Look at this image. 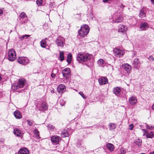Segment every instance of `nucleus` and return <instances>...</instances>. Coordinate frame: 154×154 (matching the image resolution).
Here are the masks:
<instances>
[{
    "mask_svg": "<svg viewBox=\"0 0 154 154\" xmlns=\"http://www.w3.org/2000/svg\"><path fill=\"white\" fill-rule=\"evenodd\" d=\"M154 137V135L152 132H151L150 133H148L146 135L147 138H152Z\"/></svg>",
    "mask_w": 154,
    "mask_h": 154,
    "instance_id": "2f4dec72",
    "label": "nucleus"
},
{
    "mask_svg": "<svg viewBox=\"0 0 154 154\" xmlns=\"http://www.w3.org/2000/svg\"><path fill=\"white\" fill-rule=\"evenodd\" d=\"M103 60L102 59H100L97 61V63L99 66H102V64L103 63Z\"/></svg>",
    "mask_w": 154,
    "mask_h": 154,
    "instance_id": "f704fd0d",
    "label": "nucleus"
},
{
    "mask_svg": "<svg viewBox=\"0 0 154 154\" xmlns=\"http://www.w3.org/2000/svg\"><path fill=\"white\" fill-rule=\"evenodd\" d=\"M33 132L37 138H40V137L39 135V132L38 131L37 129H35Z\"/></svg>",
    "mask_w": 154,
    "mask_h": 154,
    "instance_id": "c756f323",
    "label": "nucleus"
},
{
    "mask_svg": "<svg viewBox=\"0 0 154 154\" xmlns=\"http://www.w3.org/2000/svg\"><path fill=\"white\" fill-rule=\"evenodd\" d=\"M115 55L116 57H120L124 54L125 53L123 50L118 48H115L113 49Z\"/></svg>",
    "mask_w": 154,
    "mask_h": 154,
    "instance_id": "423d86ee",
    "label": "nucleus"
},
{
    "mask_svg": "<svg viewBox=\"0 0 154 154\" xmlns=\"http://www.w3.org/2000/svg\"><path fill=\"white\" fill-rule=\"evenodd\" d=\"M149 154H154V151L152 152H150Z\"/></svg>",
    "mask_w": 154,
    "mask_h": 154,
    "instance_id": "3c124183",
    "label": "nucleus"
},
{
    "mask_svg": "<svg viewBox=\"0 0 154 154\" xmlns=\"http://www.w3.org/2000/svg\"><path fill=\"white\" fill-rule=\"evenodd\" d=\"M26 80L23 79H19L17 84H13L11 86V89L14 90H16L19 88L24 87L25 84Z\"/></svg>",
    "mask_w": 154,
    "mask_h": 154,
    "instance_id": "7ed1b4c3",
    "label": "nucleus"
},
{
    "mask_svg": "<svg viewBox=\"0 0 154 154\" xmlns=\"http://www.w3.org/2000/svg\"><path fill=\"white\" fill-rule=\"evenodd\" d=\"M51 77L52 78H54L55 76V74L54 73H52L51 75Z\"/></svg>",
    "mask_w": 154,
    "mask_h": 154,
    "instance_id": "a18cd8bd",
    "label": "nucleus"
},
{
    "mask_svg": "<svg viewBox=\"0 0 154 154\" xmlns=\"http://www.w3.org/2000/svg\"><path fill=\"white\" fill-rule=\"evenodd\" d=\"M145 14L144 13V11L143 10H141L140 11L139 16L141 18L145 17Z\"/></svg>",
    "mask_w": 154,
    "mask_h": 154,
    "instance_id": "473e14b6",
    "label": "nucleus"
},
{
    "mask_svg": "<svg viewBox=\"0 0 154 154\" xmlns=\"http://www.w3.org/2000/svg\"><path fill=\"white\" fill-rule=\"evenodd\" d=\"M125 7V6L123 5L122 4L120 6V7L121 8H123Z\"/></svg>",
    "mask_w": 154,
    "mask_h": 154,
    "instance_id": "09e8293b",
    "label": "nucleus"
},
{
    "mask_svg": "<svg viewBox=\"0 0 154 154\" xmlns=\"http://www.w3.org/2000/svg\"><path fill=\"white\" fill-rule=\"evenodd\" d=\"M129 101L131 105H134L137 103V99L134 96H132L129 98Z\"/></svg>",
    "mask_w": 154,
    "mask_h": 154,
    "instance_id": "ddd939ff",
    "label": "nucleus"
},
{
    "mask_svg": "<svg viewBox=\"0 0 154 154\" xmlns=\"http://www.w3.org/2000/svg\"><path fill=\"white\" fill-rule=\"evenodd\" d=\"M98 82L100 85H103L106 83V79L105 77H100L98 80Z\"/></svg>",
    "mask_w": 154,
    "mask_h": 154,
    "instance_id": "aec40b11",
    "label": "nucleus"
},
{
    "mask_svg": "<svg viewBox=\"0 0 154 154\" xmlns=\"http://www.w3.org/2000/svg\"><path fill=\"white\" fill-rule=\"evenodd\" d=\"M128 29V27L125 25H121L119 26L118 31L122 33L126 32Z\"/></svg>",
    "mask_w": 154,
    "mask_h": 154,
    "instance_id": "f8f14e48",
    "label": "nucleus"
},
{
    "mask_svg": "<svg viewBox=\"0 0 154 154\" xmlns=\"http://www.w3.org/2000/svg\"><path fill=\"white\" fill-rule=\"evenodd\" d=\"M72 58V55L71 54H69L67 56V61L69 64H70L71 63Z\"/></svg>",
    "mask_w": 154,
    "mask_h": 154,
    "instance_id": "7c9ffc66",
    "label": "nucleus"
},
{
    "mask_svg": "<svg viewBox=\"0 0 154 154\" xmlns=\"http://www.w3.org/2000/svg\"><path fill=\"white\" fill-rule=\"evenodd\" d=\"M148 27L149 26L147 23L146 22H144L141 24L140 28L141 30H145L146 28H148Z\"/></svg>",
    "mask_w": 154,
    "mask_h": 154,
    "instance_id": "b1692460",
    "label": "nucleus"
},
{
    "mask_svg": "<svg viewBox=\"0 0 154 154\" xmlns=\"http://www.w3.org/2000/svg\"><path fill=\"white\" fill-rule=\"evenodd\" d=\"M19 17L21 18L22 19H24L25 18H26V19L24 21L21 22V23L22 24L23 23H25L27 22L28 21V19L27 18V16L26 14V13L24 12H21L20 15H19Z\"/></svg>",
    "mask_w": 154,
    "mask_h": 154,
    "instance_id": "4468645a",
    "label": "nucleus"
},
{
    "mask_svg": "<svg viewBox=\"0 0 154 154\" xmlns=\"http://www.w3.org/2000/svg\"><path fill=\"white\" fill-rule=\"evenodd\" d=\"M28 150L26 148L24 147L21 149L18 152V154H29Z\"/></svg>",
    "mask_w": 154,
    "mask_h": 154,
    "instance_id": "f3484780",
    "label": "nucleus"
},
{
    "mask_svg": "<svg viewBox=\"0 0 154 154\" xmlns=\"http://www.w3.org/2000/svg\"><path fill=\"white\" fill-rule=\"evenodd\" d=\"M29 35H23L22 37H20V39L21 40H23L24 38H27L28 37H29Z\"/></svg>",
    "mask_w": 154,
    "mask_h": 154,
    "instance_id": "c9c22d12",
    "label": "nucleus"
},
{
    "mask_svg": "<svg viewBox=\"0 0 154 154\" xmlns=\"http://www.w3.org/2000/svg\"><path fill=\"white\" fill-rule=\"evenodd\" d=\"M148 59L150 60H152V61L154 60V58L152 56H150L148 58Z\"/></svg>",
    "mask_w": 154,
    "mask_h": 154,
    "instance_id": "79ce46f5",
    "label": "nucleus"
},
{
    "mask_svg": "<svg viewBox=\"0 0 154 154\" xmlns=\"http://www.w3.org/2000/svg\"><path fill=\"white\" fill-rule=\"evenodd\" d=\"M44 25H45H45H47V26H48V24H47V23H45Z\"/></svg>",
    "mask_w": 154,
    "mask_h": 154,
    "instance_id": "4d7b16f0",
    "label": "nucleus"
},
{
    "mask_svg": "<svg viewBox=\"0 0 154 154\" xmlns=\"http://www.w3.org/2000/svg\"><path fill=\"white\" fill-rule=\"evenodd\" d=\"M48 129L50 130L53 129L54 128V127L51 124L48 125Z\"/></svg>",
    "mask_w": 154,
    "mask_h": 154,
    "instance_id": "ea45409f",
    "label": "nucleus"
},
{
    "mask_svg": "<svg viewBox=\"0 0 154 154\" xmlns=\"http://www.w3.org/2000/svg\"><path fill=\"white\" fill-rule=\"evenodd\" d=\"M121 91V89L119 87H115L113 89L114 93L116 95H119Z\"/></svg>",
    "mask_w": 154,
    "mask_h": 154,
    "instance_id": "4be33fe9",
    "label": "nucleus"
},
{
    "mask_svg": "<svg viewBox=\"0 0 154 154\" xmlns=\"http://www.w3.org/2000/svg\"><path fill=\"white\" fill-rule=\"evenodd\" d=\"M55 42L58 46L63 47L64 44L65 39L63 37H58L57 39Z\"/></svg>",
    "mask_w": 154,
    "mask_h": 154,
    "instance_id": "0eeeda50",
    "label": "nucleus"
},
{
    "mask_svg": "<svg viewBox=\"0 0 154 154\" xmlns=\"http://www.w3.org/2000/svg\"><path fill=\"white\" fill-rule=\"evenodd\" d=\"M103 2L104 3L106 2V0H103Z\"/></svg>",
    "mask_w": 154,
    "mask_h": 154,
    "instance_id": "6e6d98bb",
    "label": "nucleus"
},
{
    "mask_svg": "<svg viewBox=\"0 0 154 154\" xmlns=\"http://www.w3.org/2000/svg\"><path fill=\"white\" fill-rule=\"evenodd\" d=\"M142 130L144 131L145 133H147L148 131L146 129H142Z\"/></svg>",
    "mask_w": 154,
    "mask_h": 154,
    "instance_id": "de8ad7c7",
    "label": "nucleus"
},
{
    "mask_svg": "<svg viewBox=\"0 0 154 154\" xmlns=\"http://www.w3.org/2000/svg\"><path fill=\"white\" fill-rule=\"evenodd\" d=\"M92 57L91 55L89 54H85L79 53L77 56V60L80 63H83L84 62H88Z\"/></svg>",
    "mask_w": 154,
    "mask_h": 154,
    "instance_id": "f257e3e1",
    "label": "nucleus"
},
{
    "mask_svg": "<svg viewBox=\"0 0 154 154\" xmlns=\"http://www.w3.org/2000/svg\"><path fill=\"white\" fill-rule=\"evenodd\" d=\"M126 152V149L123 148H121L120 149L119 154H125Z\"/></svg>",
    "mask_w": 154,
    "mask_h": 154,
    "instance_id": "72a5a7b5",
    "label": "nucleus"
},
{
    "mask_svg": "<svg viewBox=\"0 0 154 154\" xmlns=\"http://www.w3.org/2000/svg\"><path fill=\"white\" fill-rule=\"evenodd\" d=\"M42 0H37V4L39 6L41 5L42 4Z\"/></svg>",
    "mask_w": 154,
    "mask_h": 154,
    "instance_id": "e433bc0d",
    "label": "nucleus"
},
{
    "mask_svg": "<svg viewBox=\"0 0 154 154\" xmlns=\"http://www.w3.org/2000/svg\"><path fill=\"white\" fill-rule=\"evenodd\" d=\"M124 68L127 72L129 73L131 70V66L128 63H125L124 64Z\"/></svg>",
    "mask_w": 154,
    "mask_h": 154,
    "instance_id": "6ab92c4d",
    "label": "nucleus"
},
{
    "mask_svg": "<svg viewBox=\"0 0 154 154\" xmlns=\"http://www.w3.org/2000/svg\"><path fill=\"white\" fill-rule=\"evenodd\" d=\"M16 54L15 51L13 49H11L8 51V59L10 61H14L16 59Z\"/></svg>",
    "mask_w": 154,
    "mask_h": 154,
    "instance_id": "20e7f679",
    "label": "nucleus"
},
{
    "mask_svg": "<svg viewBox=\"0 0 154 154\" xmlns=\"http://www.w3.org/2000/svg\"><path fill=\"white\" fill-rule=\"evenodd\" d=\"M14 115L15 118L17 119H20L22 117V115L20 112V111L18 110L15 111L14 112Z\"/></svg>",
    "mask_w": 154,
    "mask_h": 154,
    "instance_id": "412c9836",
    "label": "nucleus"
},
{
    "mask_svg": "<svg viewBox=\"0 0 154 154\" xmlns=\"http://www.w3.org/2000/svg\"><path fill=\"white\" fill-rule=\"evenodd\" d=\"M66 80H64L63 82L64 83H66Z\"/></svg>",
    "mask_w": 154,
    "mask_h": 154,
    "instance_id": "5fc2aeb1",
    "label": "nucleus"
},
{
    "mask_svg": "<svg viewBox=\"0 0 154 154\" xmlns=\"http://www.w3.org/2000/svg\"><path fill=\"white\" fill-rule=\"evenodd\" d=\"M14 133L18 136L20 137L22 135V133L20 130L18 128H15L14 129Z\"/></svg>",
    "mask_w": 154,
    "mask_h": 154,
    "instance_id": "5701e85b",
    "label": "nucleus"
},
{
    "mask_svg": "<svg viewBox=\"0 0 154 154\" xmlns=\"http://www.w3.org/2000/svg\"><path fill=\"white\" fill-rule=\"evenodd\" d=\"M152 3L154 5V0H151Z\"/></svg>",
    "mask_w": 154,
    "mask_h": 154,
    "instance_id": "603ef678",
    "label": "nucleus"
},
{
    "mask_svg": "<svg viewBox=\"0 0 154 154\" xmlns=\"http://www.w3.org/2000/svg\"><path fill=\"white\" fill-rule=\"evenodd\" d=\"M38 108L39 110L44 112L48 109V105L45 102H43L38 105Z\"/></svg>",
    "mask_w": 154,
    "mask_h": 154,
    "instance_id": "39448f33",
    "label": "nucleus"
},
{
    "mask_svg": "<svg viewBox=\"0 0 154 154\" xmlns=\"http://www.w3.org/2000/svg\"><path fill=\"white\" fill-rule=\"evenodd\" d=\"M66 91L65 86L62 84H60L57 88V91L60 94H62Z\"/></svg>",
    "mask_w": 154,
    "mask_h": 154,
    "instance_id": "9b49d317",
    "label": "nucleus"
},
{
    "mask_svg": "<svg viewBox=\"0 0 154 154\" xmlns=\"http://www.w3.org/2000/svg\"><path fill=\"white\" fill-rule=\"evenodd\" d=\"M140 154H145V153H141Z\"/></svg>",
    "mask_w": 154,
    "mask_h": 154,
    "instance_id": "bf43d9fd",
    "label": "nucleus"
},
{
    "mask_svg": "<svg viewBox=\"0 0 154 154\" xmlns=\"http://www.w3.org/2000/svg\"><path fill=\"white\" fill-rule=\"evenodd\" d=\"M64 52L63 51H59L60 57L59 60L61 61H63L64 60Z\"/></svg>",
    "mask_w": 154,
    "mask_h": 154,
    "instance_id": "bb28decb",
    "label": "nucleus"
},
{
    "mask_svg": "<svg viewBox=\"0 0 154 154\" xmlns=\"http://www.w3.org/2000/svg\"><path fill=\"white\" fill-rule=\"evenodd\" d=\"M61 100H60V105L62 106H63L64 105L65 102H61Z\"/></svg>",
    "mask_w": 154,
    "mask_h": 154,
    "instance_id": "c03bdc74",
    "label": "nucleus"
},
{
    "mask_svg": "<svg viewBox=\"0 0 154 154\" xmlns=\"http://www.w3.org/2000/svg\"><path fill=\"white\" fill-rule=\"evenodd\" d=\"M61 137L57 135L52 136L51 137V141L56 144H58L60 140H61Z\"/></svg>",
    "mask_w": 154,
    "mask_h": 154,
    "instance_id": "9d476101",
    "label": "nucleus"
},
{
    "mask_svg": "<svg viewBox=\"0 0 154 154\" xmlns=\"http://www.w3.org/2000/svg\"><path fill=\"white\" fill-rule=\"evenodd\" d=\"M142 141L141 139H137L134 142V143L135 144L137 145L138 146H140L142 144Z\"/></svg>",
    "mask_w": 154,
    "mask_h": 154,
    "instance_id": "cd10ccee",
    "label": "nucleus"
},
{
    "mask_svg": "<svg viewBox=\"0 0 154 154\" xmlns=\"http://www.w3.org/2000/svg\"><path fill=\"white\" fill-rule=\"evenodd\" d=\"M79 94L81 96L85 99H86L87 98V97L85 96L84 94L81 91L79 92Z\"/></svg>",
    "mask_w": 154,
    "mask_h": 154,
    "instance_id": "4c0bfd02",
    "label": "nucleus"
},
{
    "mask_svg": "<svg viewBox=\"0 0 154 154\" xmlns=\"http://www.w3.org/2000/svg\"><path fill=\"white\" fill-rule=\"evenodd\" d=\"M133 64L135 68L138 69L140 64V63L139 60V59L138 58L135 59L133 61Z\"/></svg>",
    "mask_w": 154,
    "mask_h": 154,
    "instance_id": "dca6fc26",
    "label": "nucleus"
},
{
    "mask_svg": "<svg viewBox=\"0 0 154 154\" xmlns=\"http://www.w3.org/2000/svg\"><path fill=\"white\" fill-rule=\"evenodd\" d=\"M146 127L147 129L149 130H152L153 128V127L152 126L149 125H146Z\"/></svg>",
    "mask_w": 154,
    "mask_h": 154,
    "instance_id": "58836bf2",
    "label": "nucleus"
},
{
    "mask_svg": "<svg viewBox=\"0 0 154 154\" xmlns=\"http://www.w3.org/2000/svg\"><path fill=\"white\" fill-rule=\"evenodd\" d=\"M106 148L110 152L113 151L115 149L114 146L110 143H108L106 144Z\"/></svg>",
    "mask_w": 154,
    "mask_h": 154,
    "instance_id": "a211bd4d",
    "label": "nucleus"
},
{
    "mask_svg": "<svg viewBox=\"0 0 154 154\" xmlns=\"http://www.w3.org/2000/svg\"><path fill=\"white\" fill-rule=\"evenodd\" d=\"M51 92L52 93H54V90H51Z\"/></svg>",
    "mask_w": 154,
    "mask_h": 154,
    "instance_id": "864d4df0",
    "label": "nucleus"
},
{
    "mask_svg": "<svg viewBox=\"0 0 154 154\" xmlns=\"http://www.w3.org/2000/svg\"><path fill=\"white\" fill-rule=\"evenodd\" d=\"M129 127L130 128V129L132 130L133 128L134 127V125L132 124H131L129 126Z\"/></svg>",
    "mask_w": 154,
    "mask_h": 154,
    "instance_id": "37998d69",
    "label": "nucleus"
},
{
    "mask_svg": "<svg viewBox=\"0 0 154 154\" xmlns=\"http://www.w3.org/2000/svg\"><path fill=\"white\" fill-rule=\"evenodd\" d=\"M69 134L66 130H64L61 132V136L63 137H68L69 136Z\"/></svg>",
    "mask_w": 154,
    "mask_h": 154,
    "instance_id": "393cba45",
    "label": "nucleus"
},
{
    "mask_svg": "<svg viewBox=\"0 0 154 154\" xmlns=\"http://www.w3.org/2000/svg\"><path fill=\"white\" fill-rule=\"evenodd\" d=\"M27 122L28 123V124L29 126H31L32 125L33 123L30 120H27Z\"/></svg>",
    "mask_w": 154,
    "mask_h": 154,
    "instance_id": "a19ab883",
    "label": "nucleus"
},
{
    "mask_svg": "<svg viewBox=\"0 0 154 154\" xmlns=\"http://www.w3.org/2000/svg\"><path fill=\"white\" fill-rule=\"evenodd\" d=\"M152 109L153 110H154V104L152 106Z\"/></svg>",
    "mask_w": 154,
    "mask_h": 154,
    "instance_id": "8fccbe9b",
    "label": "nucleus"
},
{
    "mask_svg": "<svg viewBox=\"0 0 154 154\" xmlns=\"http://www.w3.org/2000/svg\"><path fill=\"white\" fill-rule=\"evenodd\" d=\"M17 61L20 64L25 65L29 63L28 59L25 57H19L17 60Z\"/></svg>",
    "mask_w": 154,
    "mask_h": 154,
    "instance_id": "6e6552de",
    "label": "nucleus"
},
{
    "mask_svg": "<svg viewBox=\"0 0 154 154\" xmlns=\"http://www.w3.org/2000/svg\"><path fill=\"white\" fill-rule=\"evenodd\" d=\"M114 22L117 23H120L123 21V17L120 16L119 12H117L115 14Z\"/></svg>",
    "mask_w": 154,
    "mask_h": 154,
    "instance_id": "1a4fd4ad",
    "label": "nucleus"
},
{
    "mask_svg": "<svg viewBox=\"0 0 154 154\" xmlns=\"http://www.w3.org/2000/svg\"><path fill=\"white\" fill-rule=\"evenodd\" d=\"M3 13V11L2 10L0 9V16L2 15Z\"/></svg>",
    "mask_w": 154,
    "mask_h": 154,
    "instance_id": "49530a36",
    "label": "nucleus"
},
{
    "mask_svg": "<svg viewBox=\"0 0 154 154\" xmlns=\"http://www.w3.org/2000/svg\"><path fill=\"white\" fill-rule=\"evenodd\" d=\"M62 72L63 75L66 77L70 74V70L69 68H66L63 70Z\"/></svg>",
    "mask_w": 154,
    "mask_h": 154,
    "instance_id": "2eb2a0df",
    "label": "nucleus"
},
{
    "mask_svg": "<svg viewBox=\"0 0 154 154\" xmlns=\"http://www.w3.org/2000/svg\"><path fill=\"white\" fill-rule=\"evenodd\" d=\"M89 30L90 28L88 25H83L78 31L79 35L80 37H84L88 34Z\"/></svg>",
    "mask_w": 154,
    "mask_h": 154,
    "instance_id": "f03ea898",
    "label": "nucleus"
},
{
    "mask_svg": "<svg viewBox=\"0 0 154 154\" xmlns=\"http://www.w3.org/2000/svg\"><path fill=\"white\" fill-rule=\"evenodd\" d=\"M145 135V134H143V135L144 136V135Z\"/></svg>",
    "mask_w": 154,
    "mask_h": 154,
    "instance_id": "052dcab7",
    "label": "nucleus"
},
{
    "mask_svg": "<svg viewBox=\"0 0 154 154\" xmlns=\"http://www.w3.org/2000/svg\"><path fill=\"white\" fill-rule=\"evenodd\" d=\"M40 44L41 46L43 48L45 47L46 45V42L45 40H42L40 42Z\"/></svg>",
    "mask_w": 154,
    "mask_h": 154,
    "instance_id": "c85d7f7f",
    "label": "nucleus"
},
{
    "mask_svg": "<svg viewBox=\"0 0 154 154\" xmlns=\"http://www.w3.org/2000/svg\"><path fill=\"white\" fill-rule=\"evenodd\" d=\"M109 127L110 130H113L115 129L116 125L113 123H110L109 125Z\"/></svg>",
    "mask_w": 154,
    "mask_h": 154,
    "instance_id": "a878e982",
    "label": "nucleus"
},
{
    "mask_svg": "<svg viewBox=\"0 0 154 154\" xmlns=\"http://www.w3.org/2000/svg\"><path fill=\"white\" fill-rule=\"evenodd\" d=\"M106 83H107V82L108 83V79H106Z\"/></svg>",
    "mask_w": 154,
    "mask_h": 154,
    "instance_id": "13d9d810",
    "label": "nucleus"
}]
</instances>
